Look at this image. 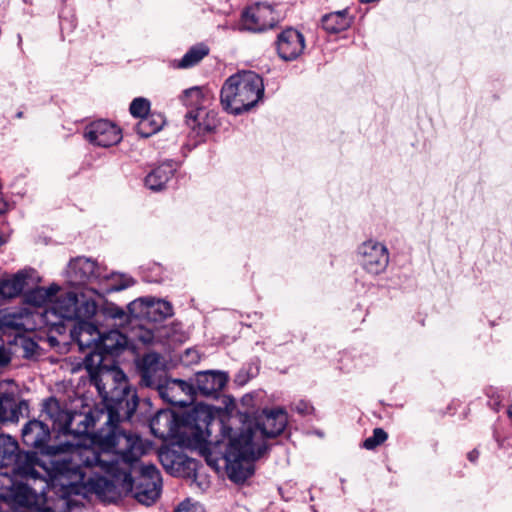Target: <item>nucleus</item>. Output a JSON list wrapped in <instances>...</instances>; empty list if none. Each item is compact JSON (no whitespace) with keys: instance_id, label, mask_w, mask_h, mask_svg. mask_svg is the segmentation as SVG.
<instances>
[{"instance_id":"a19ab883","label":"nucleus","mask_w":512,"mask_h":512,"mask_svg":"<svg viewBox=\"0 0 512 512\" xmlns=\"http://www.w3.org/2000/svg\"><path fill=\"white\" fill-rule=\"evenodd\" d=\"M10 360V352L4 346H0V366L7 365L10 362Z\"/></svg>"},{"instance_id":"4468645a","label":"nucleus","mask_w":512,"mask_h":512,"mask_svg":"<svg viewBox=\"0 0 512 512\" xmlns=\"http://www.w3.org/2000/svg\"><path fill=\"white\" fill-rule=\"evenodd\" d=\"M158 391L162 399L175 406L185 407L193 401L194 389L183 380H167L158 384Z\"/></svg>"},{"instance_id":"393cba45","label":"nucleus","mask_w":512,"mask_h":512,"mask_svg":"<svg viewBox=\"0 0 512 512\" xmlns=\"http://www.w3.org/2000/svg\"><path fill=\"white\" fill-rule=\"evenodd\" d=\"M27 271H20L0 282V301L17 297L26 284Z\"/></svg>"},{"instance_id":"79ce46f5","label":"nucleus","mask_w":512,"mask_h":512,"mask_svg":"<svg viewBox=\"0 0 512 512\" xmlns=\"http://www.w3.org/2000/svg\"><path fill=\"white\" fill-rule=\"evenodd\" d=\"M478 457H479V452L476 449H474L468 453V459L473 463L477 461Z\"/></svg>"},{"instance_id":"a18cd8bd","label":"nucleus","mask_w":512,"mask_h":512,"mask_svg":"<svg viewBox=\"0 0 512 512\" xmlns=\"http://www.w3.org/2000/svg\"><path fill=\"white\" fill-rule=\"evenodd\" d=\"M5 243V239L0 237V246Z\"/></svg>"},{"instance_id":"39448f33","label":"nucleus","mask_w":512,"mask_h":512,"mask_svg":"<svg viewBox=\"0 0 512 512\" xmlns=\"http://www.w3.org/2000/svg\"><path fill=\"white\" fill-rule=\"evenodd\" d=\"M229 444L225 452L228 477L235 483L244 482L254 473L253 461L263 455L238 433L228 429Z\"/></svg>"},{"instance_id":"dca6fc26","label":"nucleus","mask_w":512,"mask_h":512,"mask_svg":"<svg viewBox=\"0 0 512 512\" xmlns=\"http://www.w3.org/2000/svg\"><path fill=\"white\" fill-rule=\"evenodd\" d=\"M89 468L88 466H85L83 464H80L81 472L83 473V477H85V473L83 471V468ZM99 469V471L108 474L107 472L101 470L99 467H93ZM89 487L90 490L94 491L97 495L100 497L107 498L110 494L114 493L115 485L111 480H108L105 477H96V478H89L86 480V478H83V482L79 484V492H65L64 489L61 488V486H54L49 485V489H53L56 494H58L61 498L65 499L69 497L70 495H78L82 492L84 487Z\"/></svg>"},{"instance_id":"1a4fd4ad","label":"nucleus","mask_w":512,"mask_h":512,"mask_svg":"<svg viewBox=\"0 0 512 512\" xmlns=\"http://www.w3.org/2000/svg\"><path fill=\"white\" fill-rule=\"evenodd\" d=\"M66 278L70 285L80 286L94 280L107 278V276L102 273L101 268L93 260L76 257L68 264Z\"/></svg>"},{"instance_id":"4c0bfd02","label":"nucleus","mask_w":512,"mask_h":512,"mask_svg":"<svg viewBox=\"0 0 512 512\" xmlns=\"http://www.w3.org/2000/svg\"><path fill=\"white\" fill-rule=\"evenodd\" d=\"M295 410L302 415H306L312 412L313 407L308 402L301 400L295 405Z\"/></svg>"},{"instance_id":"c9c22d12","label":"nucleus","mask_w":512,"mask_h":512,"mask_svg":"<svg viewBox=\"0 0 512 512\" xmlns=\"http://www.w3.org/2000/svg\"><path fill=\"white\" fill-rule=\"evenodd\" d=\"M119 282H116L110 288V291H120L126 289L134 284V280L126 275L117 276Z\"/></svg>"},{"instance_id":"aec40b11","label":"nucleus","mask_w":512,"mask_h":512,"mask_svg":"<svg viewBox=\"0 0 512 512\" xmlns=\"http://www.w3.org/2000/svg\"><path fill=\"white\" fill-rule=\"evenodd\" d=\"M137 306H144L141 313L148 318L158 321L172 316V305L164 300H135L129 305V309L133 311Z\"/></svg>"},{"instance_id":"c03bdc74","label":"nucleus","mask_w":512,"mask_h":512,"mask_svg":"<svg viewBox=\"0 0 512 512\" xmlns=\"http://www.w3.org/2000/svg\"><path fill=\"white\" fill-rule=\"evenodd\" d=\"M508 415L512 419V406L508 409Z\"/></svg>"},{"instance_id":"4be33fe9","label":"nucleus","mask_w":512,"mask_h":512,"mask_svg":"<svg viewBox=\"0 0 512 512\" xmlns=\"http://www.w3.org/2000/svg\"><path fill=\"white\" fill-rule=\"evenodd\" d=\"M226 382L227 378L221 372H201L196 377V387L205 396L219 392L224 388Z\"/></svg>"},{"instance_id":"f3484780","label":"nucleus","mask_w":512,"mask_h":512,"mask_svg":"<svg viewBox=\"0 0 512 512\" xmlns=\"http://www.w3.org/2000/svg\"><path fill=\"white\" fill-rule=\"evenodd\" d=\"M218 114L214 110H191L186 115V124L198 135H204L216 130L219 126Z\"/></svg>"},{"instance_id":"c756f323","label":"nucleus","mask_w":512,"mask_h":512,"mask_svg":"<svg viewBox=\"0 0 512 512\" xmlns=\"http://www.w3.org/2000/svg\"><path fill=\"white\" fill-rule=\"evenodd\" d=\"M28 316L22 313L5 312L1 316V325L4 328L22 332L27 329Z\"/></svg>"},{"instance_id":"49530a36","label":"nucleus","mask_w":512,"mask_h":512,"mask_svg":"<svg viewBox=\"0 0 512 512\" xmlns=\"http://www.w3.org/2000/svg\"><path fill=\"white\" fill-rule=\"evenodd\" d=\"M49 340H50L51 343H53L55 341V338L49 337Z\"/></svg>"},{"instance_id":"ea45409f","label":"nucleus","mask_w":512,"mask_h":512,"mask_svg":"<svg viewBox=\"0 0 512 512\" xmlns=\"http://www.w3.org/2000/svg\"><path fill=\"white\" fill-rule=\"evenodd\" d=\"M22 347L25 351V356L29 357L34 354V351L37 348V344L31 340H24L22 342Z\"/></svg>"},{"instance_id":"f704fd0d","label":"nucleus","mask_w":512,"mask_h":512,"mask_svg":"<svg viewBox=\"0 0 512 512\" xmlns=\"http://www.w3.org/2000/svg\"><path fill=\"white\" fill-rule=\"evenodd\" d=\"M150 103L145 98H136L130 105V112L134 117L142 118L149 114Z\"/></svg>"},{"instance_id":"ddd939ff","label":"nucleus","mask_w":512,"mask_h":512,"mask_svg":"<svg viewBox=\"0 0 512 512\" xmlns=\"http://www.w3.org/2000/svg\"><path fill=\"white\" fill-rule=\"evenodd\" d=\"M51 432L49 427L41 420L33 419L28 421L22 428V441L23 443L31 448L45 449L46 456H40L41 458H51L57 454H51L48 448L53 445H47L50 440ZM59 458L58 460H60Z\"/></svg>"},{"instance_id":"6ab92c4d","label":"nucleus","mask_w":512,"mask_h":512,"mask_svg":"<svg viewBox=\"0 0 512 512\" xmlns=\"http://www.w3.org/2000/svg\"><path fill=\"white\" fill-rule=\"evenodd\" d=\"M43 415L51 420L53 428L62 434L69 427L71 412L62 408L60 402L54 397H50L43 402L42 416Z\"/></svg>"},{"instance_id":"6e6552de","label":"nucleus","mask_w":512,"mask_h":512,"mask_svg":"<svg viewBox=\"0 0 512 512\" xmlns=\"http://www.w3.org/2000/svg\"><path fill=\"white\" fill-rule=\"evenodd\" d=\"M70 335L72 340L78 344L81 351L84 352L88 350L83 360V366L95 381V379H97V369L102 363V357L98 353L100 331L94 324L80 320L73 329L70 330Z\"/></svg>"},{"instance_id":"423d86ee","label":"nucleus","mask_w":512,"mask_h":512,"mask_svg":"<svg viewBox=\"0 0 512 512\" xmlns=\"http://www.w3.org/2000/svg\"><path fill=\"white\" fill-rule=\"evenodd\" d=\"M287 421V414L281 408L264 410L261 421L247 418L237 433L264 453L267 449L266 439L281 434Z\"/></svg>"},{"instance_id":"cd10ccee","label":"nucleus","mask_w":512,"mask_h":512,"mask_svg":"<svg viewBox=\"0 0 512 512\" xmlns=\"http://www.w3.org/2000/svg\"><path fill=\"white\" fill-rule=\"evenodd\" d=\"M214 419L213 408L209 405L199 403L188 414L187 421L193 423L197 430L208 428Z\"/></svg>"},{"instance_id":"5701e85b","label":"nucleus","mask_w":512,"mask_h":512,"mask_svg":"<svg viewBox=\"0 0 512 512\" xmlns=\"http://www.w3.org/2000/svg\"><path fill=\"white\" fill-rule=\"evenodd\" d=\"M126 344V336L118 330H110L107 333L100 332L98 353L101 355L103 360L105 354H117L119 350L126 346Z\"/></svg>"},{"instance_id":"b1692460","label":"nucleus","mask_w":512,"mask_h":512,"mask_svg":"<svg viewBox=\"0 0 512 512\" xmlns=\"http://www.w3.org/2000/svg\"><path fill=\"white\" fill-rule=\"evenodd\" d=\"M174 172L175 167L172 163H163L146 176L145 184L151 190H161L164 188L165 184L172 178Z\"/></svg>"},{"instance_id":"412c9836","label":"nucleus","mask_w":512,"mask_h":512,"mask_svg":"<svg viewBox=\"0 0 512 512\" xmlns=\"http://www.w3.org/2000/svg\"><path fill=\"white\" fill-rule=\"evenodd\" d=\"M142 382L146 386H158V380L163 373L161 358L157 353L146 354L140 362Z\"/></svg>"},{"instance_id":"a878e982","label":"nucleus","mask_w":512,"mask_h":512,"mask_svg":"<svg viewBox=\"0 0 512 512\" xmlns=\"http://www.w3.org/2000/svg\"><path fill=\"white\" fill-rule=\"evenodd\" d=\"M321 22L328 33H339L350 27L352 18L348 15V10L344 9L324 15Z\"/></svg>"},{"instance_id":"f257e3e1","label":"nucleus","mask_w":512,"mask_h":512,"mask_svg":"<svg viewBox=\"0 0 512 512\" xmlns=\"http://www.w3.org/2000/svg\"><path fill=\"white\" fill-rule=\"evenodd\" d=\"M105 377H112L116 383L115 387L108 391L105 384H102V379H95L97 389L107 402L105 427L90 436L89 429L95 425L93 416L71 413L69 427L63 434L72 436L73 439L48 448L51 454L64 455L60 460H52L53 463H65L67 468L79 472L81 476L75 487H61L65 492H79V484L84 478L80 464L115 473L119 469L117 454H121L123 462H129L145 453V445L139 436L126 434L118 428L119 422L130 420L138 407L136 391L128 386L126 376L121 370L107 372Z\"/></svg>"},{"instance_id":"72a5a7b5","label":"nucleus","mask_w":512,"mask_h":512,"mask_svg":"<svg viewBox=\"0 0 512 512\" xmlns=\"http://www.w3.org/2000/svg\"><path fill=\"white\" fill-rule=\"evenodd\" d=\"M387 437V433L382 428H375L373 430V435L365 439L363 442V447L367 450H372L382 444Z\"/></svg>"},{"instance_id":"bb28decb","label":"nucleus","mask_w":512,"mask_h":512,"mask_svg":"<svg viewBox=\"0 0 512 512\" xmlns=\"http://www.w3.org/2000/svg\"><path fill=\"white\" fill-rule=\"evenodd\" d=\"M59 290L60 287L55 284H52L48 288L38 287L27 293L26 301L33 306H47V308H49L53 304Z\"/></svg>"},{"instance_id":"2eb2a0df","label":"nucleus","mask_w":512,"mask_h":512,"mask_svg":"<svg viewBox=\"0 0 512 512\" xmlns=\"http://www.w3.org/2000/svg\"><path fill=\"white\" fill-rule=\"evenodd\" d=\"M305 48V39L302 33L294 28H287L277 37V51L285 61L297 59Z\"/></svg>"},{"instance_id":"2f4dec72","label":"nucleus","mask_w":512,"mask_h":512,"mask_svg":"<svg viewBox=\"0 0 512 512\" xmlns=\"http://www.w3.org/2000/svg\"><path fill=\"white\" fill-rule=\"evenodd\" d=\"M181 101L184 105L201 109L200 105L203 102V92L200 87H191L186 89L182 96Z\"/></svg>"},{"instance_id":"58836bf2","label":"nucleus","mask_w":512,"mask_h":512,"mask_svg":"<svg viewBox=\"0 0 512 512\" xmlns=\"http://www.w3.org/2000/svg\"><path fill=\"white\" fill-rule=\"evenodd\" d=\"M138 339L144 344H152L154 336L153 333L149 330H140Z\"/></svg>"},{"instance_id":"f03ea898","label":"nucleus","mask_w":512,"mask_h":512,"mask_svg":"<svg viewBox=\"0 0 512 512\" xmlns=\"http://www.w3.org/2000/svg\"><path fill=\"white\" fill-rule=\"evenodd\" d=\"M18 443L9 435L0 434V498L20 506L34 508L38 512H50L46 504L49 485L75 487L81 480L79 472L69 469L65 463H53L35 452L17 453Z\"/></svg>"},{"instance_id":"473e14b6","label":"nucleus","mask_w":512,"mask_h":512,"mask_svg":"<svg viewBox=\"0 0 512 512\" xmlns=\"http://www.w3.org/2000/svg\"><path fill=\"white\" fill-rule=\"evenodd\" d=\"M159 458L164 468L171 474L178 472V466L182 464L181 457L171 451L160 452Z\"/></svg>"},{"instance_id":"9b49d317","label":"nucleus","mask_w":512,"mask_h":512,"mask_svg":"<svg viewBox=\"0 0 512 512\" xmlns=\"http://www.w3.org/2000/svg\"><path fill=\"white\" fill-rule=\"evenodd\" d=\"M277 17L270 5L255 4L249 7L242 15L243 28L251 32H262L273 28Z\"/></svg>"},{"instance_id":"a211bd4d","label":"nucleus","mask_w":512,"mask_h":512,"mask_svg":"<svg viewBox=\"0 0 512 512\" xmlns=\"http://www.w3.org/2000/svg\"><path fill=\"white\" fill-rule=\"evenodd\" d=\"M152 434L159 439H168L175 436L178 431V419L170 410H160L150 421Z\"/></svg>"},{"instance_id":"f8f14e48","label":"nucleus","mask_w":512,"mask_h":512,"mask_svg":"<svg viewBox=\"0 0 512 512\" xmlns=\"http://www.w3.org/2000/svg\"><path fill=\"white\" fill-rule=\"evenodd\" d=\"M85 137L93 145L110 147L121 141L122 133L120 128L112 122L98 120L86 127Z\"/></svg>"},{"instance_id":"7c9ffc66","label":"nucleus","mask_w":512,"mask_h":512,"mask_svg":"<svg viewBox=\"0 0 512 512\" xmlns=\"http://www.w3.org/2000/svg\"><path fill=\"white\" fill-rule=\"evenodd\" d=\"M209 52V49L204 46L192 47L179 61L178 68H190L198 64Z\"/></svg>"},{"instance_id":"e433bc0d","label":"nucleus","mask_w":512,"mask_h":512,"mask_svg":"<svg viewBox=\"0 0 512 512\" xmlns=\"http://www.w3.org/2000/svg\"><path fill=\"white\" fill-rule=\"evenodd\" d=\"M176 512H205V510L198 503H191L190 501H184L179 505Z\"/></svg>"},{"instance_id":"37998d69","label":"nucleus","mask_w":512,"mask_h":512,"mask_svg":"<svg viewBox=\"0 0 512 512\" xmlns=\"http://www.w3.org/2000/svg\"><path fill=\"white\" fill-rule=\"evenodd\" d=\"M7 210V203L0 199V214L4 213Z\"/></svg>"},{"instance_id":"c85d7f7f","label":"nucleus","mask_w":512,"mask_h":512,"mask_svg":"<svg viewBox=\"0 0 512 512\" xmlns=\"http://www.w3.org/2000/svg\"><path fill=\"white\" fill-rule=\"evenodd\" d=\"M164 123V118L160 114H147L140 118L135 130L141 137L147 138L158 132Z\"/></svg>"},{"instance_id":"7ed1b4c3","label":"nucleus","mask_w":512,"mask_h":512,"mask_svg":"<svg viewBox=\"0 0 512 512\" xmlns=\"http://www.w3.org/2000/svg\"><path fill=\"white\" fill-rule=\"evenodd\" d=\"M263 93L262 78L253 71H242L231 75L224 82L220 99L228 113L237 115L255 106Z\"/></svg>"},{"instance_id":"0eeeda50","label":"nucleus","mask_w":512,"mask_h":512,"mask_svg":"<svg viewBox=\"0 0 512 512\" xmlns=\"http://www.w3.org/2000/svg\"><path fill=\"white\" fill-rule=\"evenodd\" d=\"M97 310L94 301L86 300L78 306L77 295L74 292H66L55 297L53 304L46 308L44 318L51 330L58 334L65 332V320L91 318Z\"/></svg>"},{"instance_id":"9d476101","label":"nucleus","mask_w":512,"mask_h":512,"mask_svg":"<svg viewBox=\"0 0 512 512\" xmlns=\"http://www.w3.org/2000/svg\"><path fill=\"white\" fill-rule=\"evenodd\" d=\"M359 256L363 268L375 275L384 272L389 263V253L386 246L373 240L361 244Z\"/></svg>"},{"instance_id":"20e7f679","label":"nucleus","mask_w":512,"mask_h":512,"mask_svg":"<svg viewBox=\"0 0 512 512\" xmlns=\"http://www.w3.org/2000/svg\"><path fill=\"white\" fill-rule=\"evenodd\" d=\"M142 455L129 462H123L121 454L116 455L119 461L118 470L115 473H108L115 480L121 481L126 488L133 490L135 499L146 506L152 505L160 496L162 479L159 470L153 464H142L140 475L135 486L132 472L136 469L137 463Z\"/></svg>"}]
</instances>
